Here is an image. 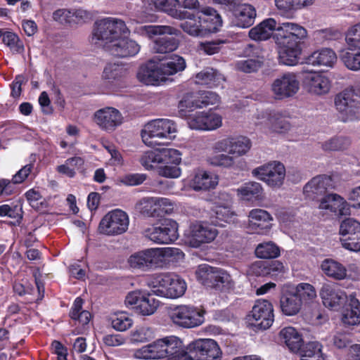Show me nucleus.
Here are the masks:
<instances>
[{
	"instance_id": "nucleus-8",
	"label": "nucleus",
	"mask_w": 360,
	"mask_h": 360,
	"mask_svg": "<svg viewBox=\"0 0 360 360\" xmlns=\"http://www.w3.org/2000/svg\"><path fill=\"white\" fill-rule=\"evenodd\" d=\"M221 355L219 345L212 339H198L187 346L188 360H217Z\"/></svg>"
},
{
	"instance_id": "nucleus-5",
	"label": "nucleus",
	"mask_w": 360,
	"mask_h": 360,
	"mask_svg": "<svg viewBox=\"0 0 360 360\" xmlns=\"http://www.w3.org/2000/svg\"><path fill=\"white\" fill-rule=\"evenodd\" d=\"M196 276L198 281L206 288L226 292L233 287L231 276L226 271L207 264L199 266Z\"/></svg>"
},
{
	"instance_id": "nucleus-38",
	"label": "nucleus",
	"mask_w": 360,
	"mask_h": 360,
	"mask_svg": "<svg viewBox=\"0 0 360 360\" xmlns=\"http://www.w3.org/2000/svg\"><path fill=\"white\" fill-rule=\"evenodd\" d=\"M348 304L342 313V321L345 324L354 326L360 323V302L355 295H350Z\"/></svg>"
},
{
	"instance_id": "nucleus-9",
	"label": "nucleus",
	"mask_w": 360,
	"mask_h": 360,
	"mask_svg": "<svg viewBox=\"0 0 360 360\" xmlns=\"http://www.w3.org/2000/svg\"><path fill=\"white\" fill-rule=\"evenodd\" d=\"M129 216L124 211L115 209L101 219L98 230L106 236H117L125 233L129 227Z\"/></svg>"
},
{
	"instance_id": "nucleus-29",
	"label": "nucleus",
	"mask_w": 360,
	"mask_h": 360,
	"mask_svg": "<svg viewBox=\"0 0 360 360\" xmlns=\"http://www.w3.org/2000/svg\"><path fill=\"white\" fill-rule=\"evenodd\" d=\"M257 13L255 7L250 4H240L233 13L232 23L233 25L247 28L255 22Z\"/></svg>"
},
{
	"instance_id": "nucleus-59",
	"label": "nucleus",
	"mask_w": 360,
	"mask_h": 360,
	"mask_svg": "<svg viewBox=\"0 0 360 360\" xmlns=\"http://www.w3.org/2000/svg\"><path fill=\"white\" fill-rule=\"evenodd\" d=\"M22 209L18 208L17 205H10L4 204L0 205V217H8L16 219L18 224H20L22 219Z\"/></svg>"
},
{
	"instance_id": "nucleus-32",
	"label": "nucleus",
	"mask_w": 360,
	"mask_h": 360,
	"mask_svg": "<svg viewBox=\"0 0 360 360\" xmlns=\"http://www.w3.org/2000/svg\"><path fill=\"white\" fill-rule=\"evenodd\" d=\"M336 60V53L333 49L329 48L316 50L306 58V63L314 66L323 65L332 68Z\"/></svg>"
},
{
	"instance_id": "nucleus-52",
	"label": "nucleus",
	"mask_w": 360,
	"mask_h": 360,
	"mask_svg": "<svg viewBox=\"0 0 360 360\" xmlns=\"http://www.w3.org/2000/svg\"><path fill=\"white\" fill-rule=\"evenodd\" d=\"M280 253L279 247L273 242L260 243L255 249V255L259 258L274 259L278 257Z\"/></svg>"
},
{
	"instance_id": "nucleus-20",
	"label": "nucleus",
	"mask_w": 360,
	"mask_h": 360,
	"mask_svg": "<svg viewBox=\"0 0 360 360\" xmlns=\"http://www.w3.org/2000/svg\"><path fill=\"white\" fill-rule=\"evenodd\" d=\"M138 79L146 85H160L165 82L164 72L162 70L161 63L149 60L142 64L137 72Z\"/></svg>"
},
{
	"instance_id": "nucleus-34",
	"label": "nucleus",
	"mask_w": 360,
	"mask_h": 360,
	"mask_svg": "<svg viewBox=\"0 0 360 360\" xmlns=\"http://www.w3.org/2000/svg\"><path fill=\"white\" fill-rule=\"evenodd\" d=\"M195 83L208 88L219 86L225 80L218 70L212 68H206L195 75Z\"/></svg>"
},
{
	"instance_id": "nucleus-55",
	"label": "nucleus",
	"mask_w": 360,
	"mask_h": 360,
	"mask_svg": "<svg viewBox=\"0 0 360 360\" xmlns=\"http://www.w3.org/2000/svg\"><path fill=\"white\" fill-rule=\"evenodd\" d=\"M161 163L165 165H179L181 153L174 148H163L160 149Z\"/></svg>"
},
{
	"instance_id": "nucleus-15",
	"label": "nucleus",
	"mask_w": 360,
	"mask_h": 360,
	"mask_svg": "<svg viewBox=\"0 0 360 360\" xmlns=\"http://www.w3.org/2000/svg\"><path fill=\"white\" fill-rule=\"evenodd\" d=\"M146 236L158 244L174 242L179 237L178 224L171 219H163L159 226H153L146 230Z\"/></svg>"
},
{
	"instance_id": "nucleus-53",
	"label": "nucleus",
	"mask_w": 360,
	"mask_h": 360,
	"mask_svg": "<svg viewBox=\"0 0 360 360\" xmlns=\"http://www.w3.org/2000/svg\"><path fill=\"white\" fill-rule=\"evenodd\" d=\"M328 179L326 175H319L312 178L304 187V192L319 194L325 193Z\"/></svg>"
},
{
	"instance_id": "nucleus-58",
	"label": "nucleus",
	"mask_w": 360,
	"mask_h": 360,
	"mask_svg": "<svg viewBox=\"0 0 360 360\" xmlns=\"http://www.w3.org/2000/svg\"><path fill=\"white\" fill-rule=\"evenodd\" d=\"M200 108H205L210 105H216L220 102V96L211 91H202L198 92Z\"/></svg>"
},
{
	"instance_id": "nucleus-45",
	"label": "nucleus",
	"mask_w": 360,
	"mask_h": 360,
	"mask_svg": "<svg viewBox=\"0 0 360 360\" xmlns=\"http://www.w3.org/2000/svg\"><path fill=\"white\" fill-rule=\"evenodd\" d=\"M108 321L112 328L121 332L128 330L133 325V320L129 314L124 311H118L111 314Z\"/></svg>"
},
{
	"instance_id": "nucleus-31",
	"label": "nucleus",
	"mask_w": 360,
	"mask_h": 360,
	"mask_svg": "<svg viewBox=\"0 0 360 360\" xmlns=\"http://www.w3.org/2000/svg\"><path fill=\"white\" fill-rule=\"evenodd\" d=\"M162 338L135 350L134 356L139 359H159L165 358Z\"/></svg>"
},
{
	"instance_id": "nucleus-47",
	"label": "nucleus",
	"mask_w": 360,
	"mask_h": 360,
	"mask_svg": "<svg viewBox=\"0 0 360 360\" xmlns=\"http://www.w3.org/2000/svg\"><path fill=\"white\" fill-rule=\"evenodd\" d=\"M153 292L144 294L136 311L143 316L153 314L158 309L160 302L153 297Z\"/></svg>"
},
{
	"instance_id": "nucleus-18",
	"label": "nucleus",
	"mask_w": 360,
	"mask_h": 360,
	"mask_svg": "<svg viewBox=\"0 0 360 360\" xmlns=\"http://www.w3.org/2000/svg\"><path fill=\"white\" fill-rule=\"evenodd\" d=\"M251 146V141L248 137H227L217 141L214 149L218 152H228L235 157H240L245 155Z\"/></svg>"
},
{
	"instance_id": "nucleus-4",
	"label": "nucleus",
	"mask_w": 360,
	"mask_h": 360,
	"mask_svg": "<svg viewBox=\"0 0 360 360\" xmlns=\"http://www.w3.org/2000/svg\"><path fill=\"white\" fill-rule=\"evenodd\" d=\"M143 29L152 37L158 35L153 41V50L158 53H167L175 51L179 41L174 34L179 32L176 28L167 25H145Z\"/></svg>"
},
{
	"instance_id": "nucleus-26",
	"label": "nucleus",
	"mask_w": 360,
	"mask_h": 360,
	"mask_svg": "<svg viewBox=\"0 0 360 360\" xmlns=\"http://www.w3.org/2000/svg\"><path fill=\"white\" fill-rule=\"evenodd\" d=\"M273 220L271 214L262 209H253L248 214V228L257 234H264L271 227Z\"/></svg>"
},
{
	"instance_id": "nucleus-27",
	"label": "nucleus",
	"mask_w": 360,
	"mask_h": 360,
	"mask_svg": "<svg viewBox=\"0 0 360 360\" xmlns=\"http://www.w3.org/2000/svg\"><path fill=\"white\" fill-rule=\"evenodd\" d=\"M198 14L204 35L207 33L217 32L222 26L223 21L221 15L212 7H206Z\"/></svg>"
},
{
	"instance_id": "nucleus-17",
	"label": "nucleus",
	"mask_w": 360,
	"mask_h": 360,
	"mask_svg": "<svg viewBox=\"0 0 360 360\" xmlns=\"http://www.w3.org/2000/svg\"><path fill=\"white\" fill-rule=\"evenodd\" d=\"M300 89V82L296 74L286 72L276 78L271 84V91L278 100L295 96Z\"/></svg>"
},
{
	"instance_id": "nucleus-19",
	"label": "nucleus",
	"mask_w": 360,
	"mask_h": 360,
	"mask_svg": "<svg viewBox=\"0 0 360 360\" xmlns=\"http://www.w3.org/2000/svg\"><path fill=\"white\" fill-rule=\"evenodd\" d=\"M94 120L102 130L112 132L122 123L123 117L117 109L105 107L95 112Z\"/></svg>"
},
{
	"instance_id": "nucleus-61",
	"label": "nucleus",
	"mask_w": 360,
	"mask_h": 360,
	"mask_svg": "<svg viewBox=\"0 0 360 360\" xmlns=\"http://www.w3.org/2000/svg\"><path fill=\"white\" fill-rule=\"evenodd\" d=\"M236 66L241 72L250 73L257 71L261 68L262 63L256 59L248 58L238 61Z\"/></svg>"
},
{
	"instance_id": "nucleus-33",
	"label": "nucleus",
	"mask_w": 360,
	"mask_h": 360,
	"mask_svg": "<svg viewBox=\"0 0 360 360\" xmlns=\"http://www.w3.org/2000/svg\"><path fill=\"white\" fill-rule=\"evenodd\" d=\"M238 195L242 200L252 204L260 202L264 198V191L262 185L255 181H249L238 188Z\"/></svg>"
},
{
	"instance_id": "nucleus-56",
	"label": "nucleus",
	"mask_w": 360,
	"mask_h": 360,
	"mask_svg": "<svg viewBox=\"0 0 360 360\" xmlns=\"http://www.w3.org/2000/svg\"><path fill=\"white\" fill-rule=\"evenodd\" d=\"M160 149L145 152L140 158V162L146 169H151L155 165L161 163Z\"/></svg>"
},
{
	"instance_id": "nucleus-21",
	"label": "nucleus",
	"mask_w": 360,
	"mask_h": 360,
	"mask_svg": "<svg viewBox=\"0 0 360 360\" xmlns=\"http://www.w3.org/2000/svg\"><path fill=\"white\" fill-rule=\"evenodd\" d=\"M188 126L192 129L210 131L221 126L222 117L220 115L209 110L196 112L188 118Z\"/></svg>"
},
{
	"instance_id": "nucleus-40",
	"label": "nucleus",
	"mask_w": 360,
	"mask_h": 360,
	"mask_svg": "<svg viewBox=\"0 0 360 360\" xmlns=\"http://www.w3.org/2000/svg\"><path fill=\"white\" fill-rule=\"evenodd\" d=\"M321 270L328 277L335 280H343L347 276V270L341 263L331 259H326L322 262Z\"/></svg>"
},
{
	"instance_id": "nucleus-11",
	"label": "nucleus",
	"mask_w": 360,
	"mask_h": 360,
	"mask_svg": "<svg viewBox=\"0 0 360 360\" xmlns=\"http://www.w3.org/2000/svg\"><path fill=\"white\" fill-rule=\"evenodd\" d=\"M218 235L217 229L205 222L191 224L185 233L186 241L193 248H199L203 243L213 241Z\"/></svg>"
},
{
	"instance_id": "nucleus-3",
	"label": "nucleus",
	"mask_w": 360,
	"mask_h": 360,
	"mask_svg": "<svg viewBox=\"0 0 360 360\" xmlns=\"http://www.w3.org/2000/svg\"><path fill=\"white\" fill-rule=\"evenodd\" d=\"M125 22L120 19L106 18L94 23L91 42L101 45L107 51L108 46L113 44L121 34H129Z\"/></svg>"
},
{
	"instance_id": "nucleus-1",
	"label": "nucleus",
	"mask_w": 360,
	"mask_h": 360,
	"mask_svg": "<svg viewBox=\"0 0 360 360\" xmlns=\"http://www.w3.org/2000/svg\"><path fill=\"white\" fill-rule=\"evenodd\" d=\"M274 38L278 46V62L281 64L294 66L298 64L302 53V44L307 37V30L294 22H282L277 26L274 18L264 20L249 31V37L255 41Z\"/></svg>"
},
{
	"instance_id": "nucleus-62",
	"label": "nucleus",
	"mask_w": 360,
	"mask_h": 360,
	"mask_svg": "<svg viewBox=\"0 0 360 360\" xmlns=\"http://www.w3.org/2000/svg\"><path fill=\"white\" fill-rule=\"evenodd\" d=\"M155 200L158 217H163L166 214H169L173 212L174 205L169 199L156 197Z\"/></svg>"
},
{
	"instance_id": "nucleus-37",
	"label": "nucleus",
	"mask_w": 360,
	"mask_h": 360,
	"mask_svg": "<svg viewBox=\"0 0 360 360\" xmlns=\"http://www.w3.org/2000/svg\"><path fill=\"white\" fill-rule=\"evenodd\" d=\"M180 0H150V4L160 11L165 12L169 15L176 18L183 19L186 13L179 9Z\"/></svg>"
},
{
	"instance_id": "nucleus-46",
	"label": "nucleus",
	"mask_w": 360,
	"mask_h": 360,
	"mask_svg": "<svg viewBox=\"0 0 360 360\" xmlns=\"http://www.w3.org/2000/svg\"><path fill=\"white\" fill-rule=\"evenodd\" d=\"M161 68L162 72H164L165 82L167 75H172L184 70L186 68V62L181 56L174 55L168 61L161 63Z\"/></svg>"
},
{
	"instance_id": "nucleus-35",
	"label": "nucleus",
	"mask_w": 360,
	"mask_h": 360,
	"mask_svg": "<svg viewBox=\"0 0 360 360\" xmlns=\"http://www.w3.org/2000/svg\"><path fill=\"white\" fill-rule=\"evenodd\" d=\"M340 57L345 67L352 71L360 70V46L349 44L347 48L343 49Z\"/></svg>"
},
{
	"instance_id": "nucleus-13",
	"label": "nucleus",
	"mask_w": 360,
	"mask_h": 360,
	"mask_svg": "<svg viewBox=\"0 0 360 360\" xmlns=\"http://www.w3.org/2000/svg\"><path fill=\"white\" fill-rule=\"evenodd\" d=\"M128 262L134 269L143 271L154 269L163 262V251L160 248H148L131 255Z\"/></svg>"
},
{
	"instance_id": "nucleus-57",
	"label": "nucleus",
	"mask_w": 360,
	"mask_h": 360,
	"mask_svg": "<svg viewBox=\"0 0 360 360\" xmlns=\"http://www.w3.org/2000/svg\"><path fill=\"white\" fill-rule=\"evenodd\" d=\"M2 41L11 50L20 53L24 50V46L18 36L12 32H3Z\"/></svg>"
},
{
	"instance_id": "nucleus-54",
	"label": "nucleus",
	"mask_w": 360,
	"mask_h": 360,
	"mask_svg": "<svg viewBox=\"0 0 360 360\" xmlns=\"http://www.w3.org/2000/svg\"><path fill=\"white\" fill-rule=\"evenodd\" d=\"M342 198L338 194H328L321 198L319 207L322 210H329L336 214L338 210L341 206Z\"/></svg>"
},
{
	"instance_id": "nucleus-22",
	"label": "nucleus",
	"mask_w": 360,
	"mask_h": 360,
	"mask_svg": "<svg viewBox=\"0 0 360 360\" xmlns=\"http://www.w3.org/2000/svg\"><path fill=\"white\" fill-rule=\"evenodd\" d=\"M323 305L332 310H338L347 301L346 293L337 285L326 283L320 290Z\"/></svg>"
},
{
	"instance_id": "nucleus-2",
	"label": "nucleus",
	"mask_w": 360,
	"mask_h": 360,
	"mask_svg": "<svg viewBox=\"0 0 360 360\" xmlns=\"http://www.w3.org/2000/svg\"><path fill=\"white\" fill-rule=\"evenodd\" d=\"M146 284L153 295L171 299L181 297L186 290L184 280L172 273L153 274L147 278Z\"/></svg>"
},
{
	"instance_id": "nucleus-30",
	"label": "nucleus",
	"mask_w": 360,
	"mask_h": 360,
	"mask_svg": "<svg viewBox=\"0 0 360 360\" xmlns=\"http://www.w3.org/2000/svg\"><path fill=\"white\" fill-rule=\"evenodd\" d=\"M304 84L311 93L322 95L328 93L330 88V81L319 72H311L304 77Z\"/></svg>"
},
{
	"instance_id": "nucleus-10",
	"label": "nucleus",
	"mask_w": 360,
	"mask_h": 360,
	"mask_svg": "<svg viewBox=\"0 0 360 360\" xmlns=\"http://www.w3.org/2000/svg\"><path fill=\"white\" fill-rule=\"evenodd\" d=\"M342 247L353 252L360 251V221L354 218H345L339 229Z\"/></svg>"
},
{
	"instance_id": "nucleus-14",
	"label": "nucleus",
	"mask_w": 360,
	"mask_h": 360,
	"mask_svg": "<svg viewBox=\"0 0 360 360\" xmlns=\"http://www.w3.org/2000/svg\"><path fill=\"white\" fill-rule=\"evenodd\" d=\"M252 174L271 187H281L285 176V169L280 162H272L253 169Z\"/></svg>"
},
{
	"instance_id": "nucleus-24",
	"label": "nucleus",
	"mask_w": 360,
	"mask_h": 360,
	"mask_svg": "<svg viewBox=\"0 0 360 360\" xmlns=\"http://www.w3.org/2000/svg\"><path fill=\"white\" fill-rule=\"evenodd\" d=\"M129 34H121L116 41L108 46L107 51L111 55L118 58L131 57L136 55L140 46L128 37Z\"/></svg>"
},
{
	"instance_id": "nucleus-49",
	"label": "nucleus",
	"mask_w": 360,
	"mask_h": 360,
	"mask_svg": "<svg viewBox=\"0 0 360 360\" xmlns=\"http://www.w3.org/2000/svg\"><path fill=\"white\" fill-rule=\"evenodd\" d=\"M292 292L299 297L302 305L310 303L316 297L314 287L307 283H299Z\"/></svg>"
},
{
	"instance_id": "nucleus-51",
	"label": "nucleus",
	"mask_w": 360,
	"mask_h": 360,
	"mask_svg": "<svg viewBox=\"0 0 360 360\" xmlns=\"http://www.w3.org/2000/svg\"><path fill=\"white\" fill-rule=\"evenodd\" d=\"M126 73L127 69L122 64L109 63L104 68L102 77L103 79L105 80L113 82L119 80L123 77Z\"/></svg>"
},
{
	"instance_id": "nucleus-25",
	"label": "nucleus",
	"mask_w": 360,
	"mask_h": 360,
	"mask_svg": "<svg viewBox=\"0 0 360 360\" xmlns=\"http://www.w3.org/2000/svg\"><path fill=\"white\" fill-rule=\"evenodd\" d=\"M34 167L33 163H30L22 167L13 176L12 179H0V196L9 198L17 193L15 184H19L25 181Z\"/></svg>"
},
{
	"instance_id": "nucleus-7",
	"label": "nucleus",
	"mask_w": 360,
	"mask_h": 360,
	"mask_svg": "<svg viewBox=\"0 0 360 360\" xmlns=\"http://www.w3.org/2000/svg\"><path fill=\"white\" fill-rule=\"evenodd\" d=\"M176 131V124L168 119H157L147 123L141 131L143 143L148 146L160 144L156 139L167 138Z\"/></svg>"
},
{
	"instance_id": "nucleus-12",
	"label": "nucleus",
	"mask_w": 360,
	"mask_h": 360,
	"mask_svg": "<svg viewBox=\"0 0 360 360\" xmlns=\"http://www.w3.org/2000/svg\"><path fill=\"white\" fill-rule=\"evenodd\" d=\"M336 109L348 120H353L360 108V96L355 92L353 87L347 88L336 95L335 98Z\"/></svg>"
},
{
	"instance_id": "nucleus-28",
	"label": "nucleus",
	"mask_w": 360,
	"mask_h": 360,
	"mask_svg": "<svg viewBox=\"0 0 360 360\" xmlns=\"http://www.w3.org/2000/svg\"><path fill=\"white\" fill-rule=\"evenodd\" d=\"M162 340L167 360H188L187 347L185 348L179 338L172 335L163 338Z\"/></svg>"
},
{
	"instance_id": "nucleus-39",
	"label": "nucleus",
	"mask_w": 360,
	"mask_h": 360,
	"mask_svg": "<svg viewBox=\"0 0 360 360\" xmlns=\"http://www.w3.org/2000/svg\"><path fill=\"white\" fill-rule=\"evenodd\" d=\"M280 307L286 316H293L299 313L302 304L299 297L292 291H286L281 297Z\"/></svg>"
},
{
	"instance_id": "nucleus-43",
	"label": "nucleus",
	"mask_w": 360,
	"mask_h": 360,
	"mask_svg": "<svg viewBox=\"0 0 360 360\" xmlns=\"http://www.w3.org/2000/svg\"><path fill=\"white\" fill-rule=\"evenodd\" d=\"M322 347L319 342H309L304 343L297 353L301 357L300 360H325Z\"/></svg>"
},
{
	"instance_id": "nucleus-36",
	"label": "nucleus",
	"mask_w": 360,
	"mask_h": 360,
	"mask_svg": "<svg viewBox=\"0 0 360 360\" xmlns=\"http://www.w3.org/2000/svg\"><path fill=\"white\" fill-rule=\"evenodd\" d=\"M279 337L293 353L298 352L304 344L302 335L293 327L290 326L283 328L279 333Z\"/></svg>"
},
{
	"instance_id": "nucleus-42",
	"label": "nucleus",
	"mask_w": 360,
	"mask_h": 360,
	"mask_svg": "<svg viewBox=\"0 0 360 360\" xmlns=\"http://www.w3.org/2000/svg\"><path fill=\"white\" fill-rule=\"evenodd\" d=\"M84 302L80 297H76L69 311L70 318L82 326L88 324L92 318L89 311L82 309Z\"/></svg>"
},
{
	"instance_id": "nucleus-64",
	"label": "nucleus",
	"mask_w": 360,
	"mask_h": 360,
	"mask_svg": "<svg viewBox=\"0 0 360 360\" xmlns=\"http://www.w3.org/2000/svg\"><path fill=\"white\" fill-rule=\"evenodd\" d=\"M209 162L213 166L224 168H229L234 164L233 158L226 154L214 155L209 159Z\"/></svg>"
},
{
	"instance_id": "nucleus-48",
	"label": "nucleus",
	"mask_w": 360,
	"mask_h": 360,
	"mask_svg": "<svg viewBox=\"0 0 360 360\" xmlns=\"http://www.w3.org/2000/svg\"><path fill=\"white\" fill-rule=\"evenodd\" d=\"M198 93L189 92L185 94L179 101L178 108L181 115H186L187 112H191L200 108Z\"/></svg>"
},
{
	"instance_id": "nucleus-41",
	"label": "nucleus",
	"mask_w": 360,
	"mask_h": 360,
	"mask_svg": "<svg viewBox=\"0 0 360 360\" xmlns=\"http://www.w3.org/2000/svg\"><path fill=\"white\" fill-rule=\"evenodd\" d=\"M217 184L215 178L207 172L198 170L191 180V186L195 191L209 190L214 188Z\"/></svg>"
},
{
	"instance_id": "nucleus-16",
	"label": "nucleus",
	"mask_w": 360,
	"mask_h": 360,
	"mask_svg": "<svg viewBox=\"0 0 360 360\" xmlns=\"http://www.w3.org/2000/svg\"><path fill=\"white\" fill-rule=\"evenodd\" d=\"M251 314L253 321L250 324L255 331L269 328L274 321L273 305L266 300H257Z\"/></svg>"
},
{
	"instance_id": "nucleus-44",
	"label": "nucleus",
	"mask_w": 360,
	"mask_h": 360,
	"mask_svg": "<svg viewBox=\"0 0 360 360\" xmlns=\"http://www.w3.org/2000/svg\"><path fill=\"white\" fill-rule=\"evenodd\" d=\"M184 13L186 15L182 20H185L181 22L180 27L191 36H203L202 28L198 16L195 17L194 13L186 11H184Z\"/></svg>"
},
{
	"instance_id": "nucleus-60",
	"label": "nucleus",
	"mask_w": 360,
	"mask_h": 360,
	"mask_svg": "<svg viewBox=\"0 0 360 360\" xmlns=\"http://www.w3.org/2000/svg\"><path fill=\"white\" fill-rule=\"evenodd\" d=\"M156 197L143 198L141 202V212L145 216L150 217H158L157 214Z\"/></svg>"
},
{
	"instance_id": "nucleus-23",
	"label": "nucleus",
	"mask_w": 360,
	"mask_h": 360,
	"mask_svg": "<svg viewBox=\"0 0 360 360\" xmlns=\"http://www.w3.org/2000/svg\"><path fill=\"white\" fill-rule=\"evenodd\" d=\"M283 264L278 260L256 261L250 267V272L255 276H269L276 280L284 273Z\"/></svg>"
},
{
	"instance_id": "nucleus-6",
	"label": "nucleus",
	"mask_w": 360,
	"mask_h": 360,
	"mask_svg": "<svg viewBox=\"0 0 360 360\" xmlns=\"http://www.w3.org/2000/svg\"><path fill=\"white\" fill-rule=\"evenodd\" d=\"M205 311L193 305H178L169 311L172 322L182 328H191L201 325L204 321Z\"/></svg>"
},
{
	"instance_id": "nucleus-63",
	"label": "nucleus",
	"mask_w": 360,
	"mask_h": 360,
	"mask_svg": "<svg viewBox=\"0 0 360 360\" xmlns=\"http://www.w3.org/2000/svg\"><path fill=\"white\" fill-rule=\"evenodd\" d=\"M131 335L134 342H143L149 341L153 337V332L148 327L141 326L136 328Z\"/></svg>"
},
{
	"instance_id": "nucleus-50",
	"label": "nucleus",
	"mask_w": 360,
	"mask_h": 360,
	"mask_svg": "<svg viewBox=\"0 0 360 360\" xmlns=\"http://www.w3.org/2000/svg\"><path fill=\"white\" fill-rule=\"evenodd\" d=\"M351 140L347 136H334L322 143V148L325 151H342L349 148Z\"/></svg>"
}]
</instances>
